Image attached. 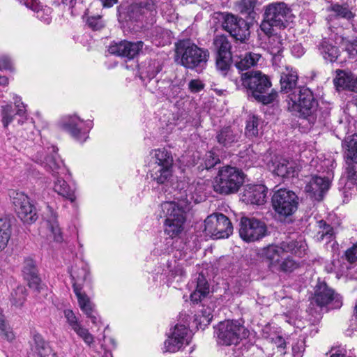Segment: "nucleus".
Segmentation results:
<instances>
[{"label":"nucleus","mask_w":357,"mask_h":357,"mask_svg":"<svg viewBox=\"0 0 357 357\" xmlns=\"http://www.w3.org/2000/svg\"><path fill=\"white\" fill-rule=\"evenodd\" d=\"M25 280L28 281V284L30 288H32L38 291L40 289V278L38 277V273L27 278Z\"/></svg>","instance_id":"nucleus-53"},{"label":"nucleus","mask_w":357,"mask_h":357,"mask_svg":"<svg viewBox=\"0 0 357 357\" xmlns=\"http://www.w3.org/2000/svg\"><path fill=\"white\" fill-rule=\"evenodd\" d=\"M195 289L190 294L191 301L197 303L209 294V284L202 273L195 278Z\"/></svg>","instance_id":"nucleus-26"},{"label":"nucleus","mask_w":357,"mask_h":357,"mask_svg":"<svg viewBox=\"0 0 357 357\" xmlns=\"http://www.w3.org/2000/svg\"><path fill=\"white\" fill-rule=\"evenodd\" d=\"M261 58V54L257 52H249L234 59V65L240 71L247 70L257 65Z\"/></svg>","instance_id":"nucleus-25"},{"label":"nucleus","mask_w":357,"mask_h":357,"mask_svg":"<svg viewBox=\"0 0 357 357\" xmlns=\"http://www.w3.org/2000/svg\"><path fill=\"white\" fill-rule=\"evenodd\" d=\"M182 347L183 344L181 343V342L178 341L176 339L172 336H169L168 339L165 342V351L176 352L178 351Z\"/></svg>","instance_id":"nucleus-47"},{"label":"nucleus","mask_w":357,"mask_h":357,"mask_svg":"<svg viewBox=\"0 0 357 357\" xmlns=\"http://www.w3.org/2000/svg\"><path fill=\"white\" fill-rule=\"evenodd\" d=\"M17 110L16 114L19 116H23L26 113L25 106L23 102H20V107H16Z\"/></svg>","instance_id":"nucleus-62"},{"label":"nucleus","mask_w":357,"mask_h":357,"mask_svg":"<svg viewBox=\"0 0 357 357\" xmlns=\"http://www.w3.org/2000/svg\"><path fill=\"white\" fill-rule=\"evenodd\" d=\"M20 2L24 4L26 8L32 10L37 13V17L40 19L46 24L50 22V19L46 17L43 19V12L40 10V6L37 0H19Z\"/></svg>","instance_id":"nucleus-38"},{"label":"nucleus","mask_w":357,"mask_h":357,"mask_svg":"<svg viewBox=\"0 0 357 357\" xmlns=\"http://www.w3.org/2000/svg\"><path fill=\"white\" fill-rule=\"evenodd\" d=\"M268 230L264 222L255 218L243 217L241 220L239 235L247 243L255 242L267 235Z\"/></svg>","instance_id":"nucleus-11"},{"label":"nucleus","mask_w":357,"mask_h":357,"mask_svg":"<svg viewBox=\"0 0 357 357\" xmlns=\"http://www.w3.org/2000/svg\"><path fill=\"white\" fill-rule=\"evenodd\" d=\"M181 90V86L180 84L171 82L169 84V89L165 93L169 98H175L179 94Z\"/></svg>","instance_id":"nucleus-52"},{"label":"nucleus","mask_w":357,"mask_h":357,"mask_svg":"<svg viewBox=\"0 0 357 357\" xmlns=\"http://www.w3.org/2000/svg\"><path fill=\"white\" fill-rule=\"evenodd\" d=\"M86 23L90 28L95 31L103 27V22L100 15L89 17Z\"/></svg>","instance_id":"nucleus-50"},{"label":"nucleus","mask_w":357,"mask_h":357,"mask_svg":"<svg viewBox=\"0 0 357 357\" xmlns=\"http://www.w3.org/2000/svg\"><path fill=\"white\" fill-rule=\"evenodd\" d=\"M203 320L201 321L209 324L213 318L211 310L209 307L204 308L202 311Z\"/></svg>","instance_id":"nucleus-58"},{"label":"nucleus","mask_w":357,"mask_h":357,"mask_svg":"<svg viewBox=\"0 0 357 357\" xmlns=\"http://www.w3.org/2000/svg\"><path fill=\"white\" fill-rule=\"evenodd\" d=\"M173 174V168L162 167L159 166L149 167V176L151 181L157 184H165L168 182Z\"/></svg>","instance_id":"nucleus-27"},{"label":"nucleus","mask_w":357,"mask_h":357,"mask_svg":"<svg viewBox=\"0 0 357 357\" xmlns=\"http://www.w3.org/2000/svg\"><path fill=\"white\" fill-rule=\"evenodd\" d=\"M83 121L77 116H69L62 123L63 128L81 142H84L88 137L87 132L83 128Z\"/></svg>","instance_id":"nucleus-19"},{"label":"nucleus","mask_w":357,"mask_h":357,"mask_svg":"<svg viewBox=\"0 0 357 357\" xmlns=\"http://www.w3.org/2000/svg\"><path fill=\"white\" fill-rule=\"evenodd\" d=\"M244 177V173L237 167L224 166L213 179V190L224 195L236 193L243 184Z\"/></svg>","instance_id":"nucleus-7"},{"label":"nucleus","mask_w":357,"mask_h":357,"mask_svg":"<svg viewBox=\"0 0 357 357\" xmlns=\"http://www.w3.org/2000/svg\"><path fill=\"white\" fill-rule=\"evenodd\" d=\"M220 16L222 29L229 32L234 38L241 42H245L248 38L250 30L245 20L226 13H220Z\"/></svg>","instance_id":"nucleus-12"},{"label":"nucleus","mask_w":357,"mask_h":357,"mask_svg":"<svg viewBox=\"0 0 357 357\" xmlns=\"http://www.w3.org/2000/svg\"><path fill=\"white\" fill-rule=\"evenodd\" d=\"M204 168L206 169H210L214 167L217 164L220 163V159L218 156L212 152L206 153L204 156Z\"/></svg>","instance_id":"nucleus-49"},{"label":"nucleus","mask_w":357,"mask_h":357,"mask_svg":"<svg viewBox=\"0 0 357 357\" xmlns=\"http://www.w3.org/2000/svg\"><path fill=\"white\" fill-rule=\"evenodd\" d=\"M189 89L192 93H197L202 91L204 84L199 79H192L188 84Z\"/></svg>","instance_id":"nucleus-55"},{"label":"nucleus","mask_w":357,"mask_h":357,"mask_svg":"<svg viewBox=\"0 0 357 357\" xmlns=\"http://www.w3.org/2000/svg\"><path fill=\"white\" fill-rule=\"evenodd\" d=\"M204 231L206 236L213 238H228L233 232V227L226 215L215 213L206 218Z\"/></svg>","instance_id":"nucleus-9"},{"label":"nucleus","mask_w":357,"mask_h":357,"mask_svg":"<svg viewBox=\"0 0 357 357\" xmlns=\"http://www.w3.org/2000/svg\"><path fill=\"white\" fill-rule=\"evenodd\" d=\"M32 350L37 354L39 357H48L51 353V349L47 343L45 342L44 339L39 334H35L33 335Z\"/></svg>","instance_id":"nucleus-33"},{"label":"nucleus","mask_w":357,"mask_h":357,"mask_svg":"<svg viewBox=\"0 0 357 357\" xmlns=\"http://www.w3.org/2000/svg\"><path fill=\"white\" fill-rule=\"evenodd\" d=\"M73 274H75V273H71L73 280H75L73 284V288L77 296L79 306L87 317L91 319L92 323L97 324L98 318L93 314V305L91 302L89 296L82 291L81 284H77V280H75Z\"/></svg>","instance_id":"nucleus-17"},{"label":"nucleus","mask_w":357,"mask_h":357,"mask_svg":"<svg viewBox=\"0 0 357 357\" xmlns=\"http://www.w3.org/2000/svg\"><path fill=\"white\" fill-rule=\"evenodd\" d=\"M306 243L300 238L299 240H291L282 241L280 245H270L262 250L261 255L264 257L268 268L275 271V267L283 259L285 253L302 257L306 251Z\"/></svg>","instance_id":"nucleus-4"},{"label":"nucleus","mask_w":357,"mask_h":357,"mask_svg":"<svg viewBox=\"0 0 357 357\" xmlns=\"http://www.w3.org/2000/svg\"><path fill=\"white\" fill-rule=\"evenodd\" d=\"M272 204L275 211L282 217L294 214L298 205V197L291 190L280 189L272 197Z\"/></svg>","instance_id":"nucleus-10"},{"label":"nucleus","mask_w":357,"mask_h":357,"mask_svg":"<svg viewBox=\"0 0 357 357\" xmlns=\"http://www.w3.org/2000/svg\"><path fill=\"white\" fill-rule=\"evenodd\" d=\"M259 119L256 116L249 118L245 127V135L248 137H253L258 135Z\"/></svg>","instance_id":"nucleus-40"},{"label":"nucleus","mask_w":357,"mask_h":357,"mask_svg":"<svg viewBox=\"0 0 357 357\" xmlns=\"http://www.w3.org/2000/svg\"><path fill=\"white\" fill-rule=\"evenodd\" d=\"M232 56H217L216 57V68L223 76H225L230 69Z\"/></svg>","instance_id":"nucleus-37"},{"label":"nucleus","mask_w":357,"mask_h":357,"mask_svg":"<svg viewBox=\"0 0 357 357\" xmlns=\"http://www.w3.org/2000/svg\"><path fill=\"white\" fill-rule=\"evenodd\" d=\"M330 188V181L325 177L314 176L307 183L305 190L317 201L322 200Z\"/></svg>","instance_id":"nucleus-16"},{"label":"nucleus","mask_w":357,"mask_h":357,"mask_svg":"<svg viewBox=\"0 0 357 357\" xmlns=\"http://www.w3.org/2000/svg\"><path fill=\"white\" fill-rule=\"evenodd\" d=\"M345 257L349 263H354L357 261V243L347 249L345 252Z\"/></svg>","instance_id":"nucleus-51"},{"label":"nucleus","mask_w":357,"mask_h":357,"mask_svg":"<svg viewBox=\"0 0 357 357\" xmlns=\"http://www.w3.org/2000/svg\"><path fill=\"white\" fill-rule=\"evenodd\" d=\"M241 137V131L236 127H225L216 135L218 142L224 146H229L237 142Z\"/></svg>","instance_id":"nucleus-23"},{"label":"nucleus","mask_w":357,"mask_h":357,"mask_svg":"<svg viewBox=\"0 0 357 357\" xmlns=\"http://www.w3.org/2000/svg\"><path fill=\"white\" fill-rule=\"evenodd\" d=\"M298 264L289 257H283L275 267V271L291 272L297 268Z\"/></svg>","instance_id":"nucleus-42"},{"label":"nucleus","mask_w":357,"mask_h":357,"mask_svg":"<svg viewBox=\"0 0 357 357\" xmlns=\"http://www.w3.org/2000/svg\"><path fill=\"white\" fill-rule=\"evenodd\" d=\"M291 9L284 2L269 3L264 8L261 30L268 37L275 33V29L285 28L291 16Z\"/></svg>","instance_id":"nucleus-5"},{"label":"nucleus","mask_w":357,"mask_h":357,"mask_svg":"<svg viewBox=\"0 0 357 357\" xmlns=\"http://www.w3.org/2000/svg\"><path fill=\"white\" fill-rule=\"evenodd\" d=\"M23 273L24 278H30V276L38 273L37 268L34 261L31 259H26L23 267Z\"/></svg>","instance_id":"nucleus-46"},{"label":"nucleus","mask_w":357,"mask_h":357,"mask_svg":"<svg viewBox=\"0 0 357 357\" xmlns=\"http://www.w3.org/2000/svg\"><path fill=\"white\" fill-rule=\"evenodd\" d=\"M176 57L180 63L189 69L202 68L208 58V50L199 47L190 40H179L176 43Z\"/></svg>","instance_id":"nucleus-6"},{"label":"nucleus","mask_w":357,"mask_h":357,"mask_svg":"<svg viewBox=\"0 0 357 357\" xmlns=\"http://www.w3.org/2000/svg\"><path fill=\"white\" fill-rule=\"evenodd\" d=\"M319 51L325 60L330 62L335 61L339 55V50L329 40L324 39L319 45Z\"/></svg>","instance_id":"nucleus-32"},{"label":"nucleus","mask_w":357,"mask_h":357,"mask_svg":"<svg viewBox=\"0 0 357 357\" xmlns=\"http://www.w3.org/2000/svg\"><path fill=\"white\" fill-rule=\"evenodd\" d=\"M54 190L58 195L70 200V202H74L76 199L75 189L70 187L65 180L60 177H56L54 181Z\"/></svg>","instance_id":"nucleus-28"},{"label":"nucleus","mask_w":357,"mask_h":357,"mask_svg":"<svg viewBox=\"0 0 357 357\" xmlns=\"http://www.w3.org/2000/svg\"><path fill=\"white\" fill-rule=\"evenodd\" d=\"M52 151L54 152V154L47 157L38 153L34 160L36 162L43 165L47 170L51 171L54 176H56V174H59L60 172H63L64 169L62 167V161L55 152L54 147L52 148Z\"/></svg>","instance_id":"nucleus-22"},{"label":"nucleus","mask_w":357,"mask_h":357,"mask_svg":"<svg viewBox=\"0 0 357 357\" xmlns=\"http://www.w3.org/2000/svg\"><path fill=\"white\" fill-rule=\"evenodd\" d=\"M161 210L165 218V232L172 238L178 236L183 229L185 213L189 210L188 203L166 202L161 204Z\"/></svg>","instance_id":"nucleus-3"},{"label":"nucleus","mask_w":357,"mask_h":357,"mask_svg":"<svg viewBox=\"0 0 357 357\" xmlns=\"http://www.w3.org/2000/svg\"><path fill=\"white\" fill-rule=\"evenodd\" d=\"M10 197L18 217L24 222L30 224L37 220L36 208L26 195L22 192L14 191L10 195Z\"/></svg>","instance_id":"nucleus-13"},{"label":"nucleus","mask_w":357,"mask_h":357,"mask_svg":"<svg viewBox=\"0 0 357 357\" xmlns=\"http://www.w3.org/2000/svg\"><path fill=\"white\" fill-rule=\"evenodd\" d=\"M10 235V222L6 220L0 219V251L7 246Z\"/></svg>","instance_id":"nucleus-34"},{"label":"nucleus","mask_w":357,"mask_h":357,"mask_svg":"<svg viewBox=\"0 0 357 357\" xmlns=\"http://www.w3.org/2000/svg\"><path fill=\"white\" fill-rule=\"evenodd\" d=\"M142 13H144V10H151L153 8V3L152 0H139L135 5Z\"/></svg>","instance_id":"nucleus-54"},{"label":"nucleus","mask_w":357,"mask_h":357,"mask_svg":"<svg viewBox=\"0 0 357 357\" xmlns=\"http://www.w3.org/2000/svg\"><path fill=\"white\" fill-rule=\"evenodd\" d=\"M291 52L295 56L300 57L304 54V49L301 44H296L292 46Z\"/></svg>","instance_id":"nucleus-59"},{"label":"nucleus","mask_w":357,"mask_h":357,"mask_svg":"<svg viewBox=\"0 0 357 357\" xmlns=\"http://www.w3.org/2000/svg\"><path fill=\"white\" fill-rule=\"evenodd\" d=\"M353 162L349 161L347 162L348 167L346 169V174L347 182L346 185H354L357 183V172L356 170V167L352 164Z\"/></svg>","instance_id":"nucleus-44"},{"label":"nucleus","mask_w":357,"mask_h":357,"mask_svg":"<svg viewBox=\"0 0 357 357\" xmlns=\"http://www.w3.org/2000/svg\"><path fill=\"white\" fill-rule=\"evenodd\" d=\"M239 158L242 165H244L245 167H250L252 165V162L257 158L256 154L250 147L241 151L239 153Z\"/></svg>","instance_id":"nucleus-43"},{"label":"nucleus","mask_w":357,"mask_h":357,"mask_svg":"<svg viewBox=\"0 0 357 357\" xmlns=\"http://www.w3.org/2000/svg\"><path fill=\"white\" fill-rule=\"evenodd\" d=\"M6 326L4 317L1 312H0V333H2L5 331V326Z\"/></svg>","instance_id":"nucleus-63"},{"label":"nucleus","mask_w":357,"mask_h":357,"mask_svg":"<svg viewBox=\"0 0 357 357\" xmlns=\"http://www.w3.org/2000/svg\"><path fill=\"white\" fill-rule=\"evenodd\" d=\"M2 123L6 128L10 122L13 120V110L10 105H7L2 107L1 109Z\"/></svg>","instance_id":"nucleus-45"},{"label":"nucleus","mask_w":357,"mask_h":357,"mask_svg":"<svg viewBox=\"0 0 357 357\" xmlns=\"http://www.w3.org/2000/svg\"><path fill=\"white\" fill-rule=\"evenodd\" d=\"M12 63L8 56H2L0 59V70H11Z\"/></svg>","instance_id":"nucleus-57"},{"label":"nucleus","mask_w":357,"mask_h":357,"mask_svg":"<svg viewBox=\"0 0 357 357\" xmlns=\"http://www.w3.org/2000/svg\"><path fill=\"white\" fill-rule=\"evenodd\" d=\"M267 188L264 185L246 187L242 195V200L250 204L262 205L266 202Z\"/></svg>","instance_id":"nucleus-20"},{"label":"nucleus","mask_w":357,"mask_h":357,"mask_svg":"<svg viewBox=\"0 0 357 357\" xmlns=\"http://www.w3.org/2000/svg\"><path fill=\"white\" fill-rule=\"evenodd\" d=\"M334 236L333 227L327 224L326 221L321 220L317 222L316 234L314 238L317 241L324 240L331 241Z\"/></svg>","instance_id":"nucleus-30"},{"label":"nucleus","mask_w":357,"mask_h":357,"mask_svg":"<svg viewBox=\"0 0 357 357\" xmlns=\"http://www.w3.org/2000/svg\"><path fill=\"white\" fill-rule=\"evenodd\" d=\"M353 79L344 71L340 70L337 73L336 77L334 79V84L339 89H348L351 91Z\"/></svg>","instance_id":"nucleus-35"},{"label":"nucleus","mask_w":357,"mask_h":357,"mask_svg":"<svg viewBox=\"0 0 357 357\" xmlns=\"http://www.w3.org/2000/svg\"><path fill=\"white\" fill-rule=\"evenodd\" d=\"M270 169L273 172L282 178L294 177L296 173V164L292 160L282 157H275L272 161Z\"/></svg>","instance_id":"nucleus-18"},{"label":"nucleus","mask_w":357,"mask_h":357,"mask_svg":"<svg viewBox=\"0 0 357 357\" xmlns=\"http://www.w3.org/2000/svg\"><path fill=\"white\" fill-rule=\"evenodd\" d=\"M143 46L142 41L123 40L119 43H112L108 47V52L111 54L132 59L139 54Z\"/></svg>","instance_id":"nucleus-15"},{"label":"nucleus","mask_w":357,"mask_h":357,"mask_svg":"<svg viewBox=\"0 0 357 357\" xmlns=\"http://www.w3.org/2000/svg\"><path fill=\"white\" fill-rule=\"evenodd\" d=\"M343 146L344 147L347 162L357 163V135L354 134L345 138Z\"/></svg>","instance_id":"nucleus-29"},{"label":"nucleus","mask_w":357,"mask_h":357,"mask_svg":"<svg viewBox=\"0 0 357 357\" xmlns=\"http://www.w3.org/2000/svg\"><path fill=\"white\" fill-rule=\"evenodd\" d=\"M274 342L277 346V349L278 352L280 353V355H283L285 354L284 349L286 347V343L284 340L281 336H277L274 340Z\"/></svg>","instance_id":"nucleus-56"},{"label":"nucleus","mask_w":357,"mask_h":357,"mask_svg":"<svg viewBox=\"0 0 357 357\" xmlns=\"http://www.w3.org/2000/svg\"><path fill=\"white\" fill-rule=\"evenodd\" d=\"M171 336L180 341L183 345L189 343L188 330L183 325H176Z\"/></svg>","instance_id":"nucleus-41"},{"label":"nucleus","mask_w":357,"mask_h":357,"mask_svg":"<svg viewBox=\"0 0 357 357\" xmlns=\"http://www.w3.org/2000/svg\"><path fill=\"white\" fill-rule=\"evenodd\" d=\"M118 0H102L104 7H112L114 4L117 3Z\"/></svg>","instance_id":"nucleus-64"},{"label":"nucleus","mask_w":357,"mask_h":357,"mask_svg":"<svg viewBox=\"0 0 357 357\" xmlns=\"http://www.w3.org/2000/svg\"><path fill=\"white\" fill-rule=\"evenodd\" d=\"M248 333V331L238 321L226 320L219 323L217 326V342L226 346L236 345L245 338Z\"/></svg>","instance_id":"nucleus-8"},{"label":"nucleus","mask_w":357,"mask_h":357,"mask_svg":"<svg viewBox=\"0 0 357 357\" xmlns=\"http://www.w3.org/2000/svg\"><path fill=\"white\" fill-rule=\"evenodd\" d=\"M63 313L70 328L86 344L91 346L94 342L93 336L89 332L88 329L82 326L73 310H66Z\"/></svg>","instance_id":"nucleus-21"},{"label":"nucleus","mask_w":357,"mask_h":357,"mask_svg":"<svg viewBox=\"0 0 357 357\" xmlns=\"http://www.w3.org/2000/svg\"><path fill=\"white\" fill-rule=\"evenodd\" d=\"M298 73L286 66L280 73V91L286 93L287 109L293 114L314 123L317 118L318 102L307 87L297 86Z\"/></svg>","instance_id":"nucleus-1"},{"label":"nucleus","mask_w":357,"mask_h":357,"mask_svg":"<svg viewBox=\"0 0 357 357\" xmlns=\"http://www.w3.org/2000/svg\"><path fill=\"white\" fill-rule=\"evenodd\" d=\"M0 335L10 342L13 341L15 337L13 332L10 331L7 326H5V331H3L2 333H0Z\"/></svg>","instance_id":"nucleus-60"},{"label":"nucleus","mask_w":357,"mask_h":357,"mask_svg":"<svg viewBox=\"0 0 357 357\" xmlns=\"http://www.w3.org/2000/svg\"><path fill=\"white\" fill-rule=\"evenodd\" d=\"M26 288L23 286H19L11 294V303L17 307H21L26 301Z\"/></svg>","instance_id":"nucleus-39"},{"label":"nucleus","mask_w":357,"mask_h":357,"mask_svg":"<svg viewBox=\"0 0 357 357\" xmlns=\"http://www.w3.org/2000/svg\"><path fill=\"white\" fill-rule=\"evenodd\" d=\"M174 159L171 152L165 149H158L153 151L149 167L173 168Z\"/></svg>","instance_id":"nucleus-24"},{"label":"nucleus","mask_w":357,"mask_h":357,"mask_svg":"<svg viewBox=\"0 0 357 357\" xmlns=\"http://www.w3.org/2000/svg\"><path fill=\"white\" fill-rule=\"evenodd\" d=\"M213 45L217 51V56H232L231 45L227 36H216L213 40Z\"/></svg>","instance_id":"nucleus-31"},{"label":"nucleus","mask_w":357,"mask_h":357,"mask_svg":"<svg viewBox=\"0 0 357 357\" xmlns=\"http://www.w3.org/2000/svg\"><path fill=\"white\" fill-rule=\"evenodd\" d=\"M328 10L333 12L336 17L346 19L347 20H351L354 15L347 5L334 4L331 5Z\"/></svg>","instance_id":"nucleus-36"},{"label":"nucleus","mask_w":357,"mask_h":357,"mask_svg":"<svg viewBox=\"0 0 357 357\" xmlns=\"http://www.w3.org/2000/svg\"><path fill=\"white\" fill-rule=\"evenodd\" d=\"M88 273H89L86 268H82L81 269V273H78L77 275V280H86Z\"/></svg>","instance_id":"nucleus-61"},{"label":"nucleus","mask_w":357,"mask_h":357,"mask_svg":"<svg viewBox=\"0 0 357 357\" xmlns=\"http://www.w3.org/2000/svg\"><path fill=\"white\" fill-rule=\"evenodd\" d=\"M241 80L242 85L247 89L248 95L263 105L273 102L278 97V93L271 89L269 77L260 71L242 73Z\"/></svg>","instance_id":"nucleus-2"},{"label":"nucleus","mask_w":357,"mask_h":357,"mask_svg":"<svg viewBox=\"0 0 357 357\" xmlns=\"http://www.w3.org/2000/svg\"><path fill=\"white\" fill-rule=\"evenodd\" d=\"M312 300L321 307L331 305L332 308L337 309L342 305V296L324 282L316 286Z\"/></svg>","instance_id":"nucleus-14"},{"label":"nucleus","mask_w":357,"mask_h":357,"mask_svg":"<svg viewBox=\"0 0 357 357\" xmlns=\"http://www.w3.org/2000/svg\"><path fill=\"white\" fill-rule=\"evenodd\" d=\"M47 227L53 236L54 240L56 242H61L63 240V237L61 235V229L59 226L57 221H49L47 222Z\"/></svg>","instance_id":"nucleus-48"}]
</instances>
